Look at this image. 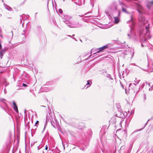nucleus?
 <instances>
[{
	"mask_svg": "<svg viewBox=\"0 0 153 153\" xmlns=\"http://www.w3.org/2000/svg\"><path fill=\"white\" fill-rule=\"evenodd\" d=\"M149 24L148 25V26H146L145 28L143 30H140V35L142 36V37L144 38V39L142 38V41H145L146 39H149L151 37V36L150 35V32L149 30Z\"/></svg>",
	"mask_w": 153,
	"mask_h": 153,
	"instance_id": "f257e3e1",
	"label": "nucleus"
},
{
	"mask_svg": "<svg viewBox=\"0 0 153 153\" xmlns=\"http://www.w3.org/2000/svg\"><path fill=\"white\" fill-rule=\"evenodd\" d=\"M140 9L138 10V11L139 13L140 14L138 17V20L139 22L140 23L141 25L143 24V25H146L147 23V21H146L145 19V18L143 13V8L142 7H140Z\"/></svg>",
	"mask_w": 153,
	"mask_h": 153,
	"instance_id": "f03ea898",
	"label": "nucleus"
},
{
	"mask_svg": "<svg viewBox=\"0 0 153 153\" xmlns=\"http://www.w3.org/2000/svg\"><path fill=\"white\" fill-rule=\"evenodd\" d=\"M67 25L70 28H77L79 27V26L80 25L79 24L78 22H69L68 24H67Z\"/></svg>",
	"mask_w": 153,
	"mask_h": 153,
	"instance_id": "7ed1b4c3",
	"label": "nucleus"
},
{
	"mask_svg": "<svg viewBox=\"0 0 153 153\" xmlns=\"http://www.w3.org/2000/svg\"><path fill=\"white\" fill-rule=\"evenodd\" d=\"M117 9V7L115 5L113 7V9L111 8H109L108 9L105 11V13L108 16H110L111 13V11H116Z\"/></svg>",
	"mask_w": 153,
	"mask_h": 153,
	"instance_id": "20e7f679",
	"label": "nucleus"
},
{
	"mask_svg": "<svg viewBox=\"0 0 153 153\" xmlns=\"http://www.w3.org/2000/svg\"><path fill=\"white\" fill-rule=\"evenodd\" d=\"M108 48V46L107 45L104 46L100 48H98L97 49V50H98L97 51V50H96L95 51H94L95 50L94 49H92L91 51V53H92V52H93V51L94 52H95V53H94V54H95L97 53H99V52H100L101 51H102V50H104L105 49L107 48Z\"/></svg>",
	"mask_w": 153,
	"mask_h": 153,
	"instance_id": "39448f33",
	"label": "nucleus"
},
{
	"mask_svg": "<svg viewBox=\"0 0 153 153\" xmlns=\"http://www.w3.org/2000/svg\"><path fill=\"white\" fill-rule=\"evenodd\" d=\"M62 18L63 19V22L67 25V24H68L69 22V20H70L71 17L70 16L68 15L64 16L63 17H62Z\"/></svg>",
	"mask_w": 153,
	"mask_h": 153,
	"instance_id": "423d86ee",
	"label": "nucleus"
},
{
	"mask_svg": "<svg viewBox=\"0 0 153 153\" xmlns=\"http://www.w3.org/2000/svg\"><path fill=\"white\" fill-rule=\"evenodd\" d=\"M127 35L129 39L134 36L135 34L133 29L131 28L130 31L128 33Z\"/></svg>",
	"mask_w": 153,
	"mask_h": 153,
	"instance_id": "0eeeda50",
	"label": "nucleus"
},
{
	"mask_svg": "<svg viewBox=\"0 0 153 153\" xmlns=\"http://www.w3.org/2000/svg\"><path fill=\"white\" fill-rule=\"evenodd\" d=\"M116 12L118 14V15L117 16H114V19L115 23L117 24L120 21V19L119 18V16L120 15V11H116Z\"/></svg>",
	"mask_w": 153,
	"mask_h": 153,
	"instance_id": "6e6552de",
	"label": "nucleus"
},
{
	"mask_svg": "<svg viewBox=\"0 0 153 153\" xmlns=\"http://www.w3.org/2000/svg\"><path fill=\"white\" fill-rule=\"evenodd\" d=\"M13 105L12 106V107L13 109L18 114L19 111L18 110V107L15 102L14 101H13Z\"/></svg>",
	"mask_w": 153,
	"mask_h": 153,
	"instance_id": "1a4fd4ad",
	"label": "nucleus"
},
{
	"mask_svg": "<svg viewBox=\"0 0 153 153\" xmlns=\"http://www.w3.org/2000/svg\"><path fill=\"white\" fill-rule=\"evenodd\" d=\"M25 30H23V32L21 35V37L22 38V40L20 42L21 43H24L25 41Z\"/></svg>",
	"mask_w": 153,
	"mask_h": 153,
	"instance_id": "9d476101",
	"label": "nucleus"
},
{
	"mask_svg": "<svg viewBox=\"0 0 153 153\" xmlns=\"http://www.w3.org/2000/svg\"><path fill=\"white\" fill-rule=\"evenodd\" d=\"M146 5L148 8L149 9L153 7V0L148 1Z\"/></svg>",
	"mask_w": 153,
	"mask_h": 153,
	"instance_id": "9b49d317",
	"label": "nucleus"
},
{
	"mask_svg": "<svg viewBox=\"0 0 153 153\" xmlns=\"http://www.w3.org/2000/svg\"><path fill=\"white\" fill-rule=\"evenodd\" d=\"M4 5L5 7V8L7 10L12 11H13V9L9 6L6 5V4L4 3Z\"/></svg>",
	"mask_w": 153,
	"mask_h": 153,
	"instance_id": "f8f14e48",
	"label": "nucleus"
},
{
	"mask_svg": "<svg viewBox=\"0 0 153 153\" xmlns=\"http://www.w3.org/2000/svg\"><path fill=\"white\" fill-rule=\"evenodd\" d=\"M25 123H27V124L25 125L26 128H27L29 129L30 127V121H28L27 120L25 119Z\"/></svg>",
	"mask_w": 153,
	"mask_h": 153,
	"instance_id": "ddd939ff",
	"label": "nucleus"
},
{
	"mask_svg": "<svg viewBox=\"0 0 153 153\" xmlns=\"http://www.w3.org/2000/svg\"><path fill=\"white\" fill-rule=\"evenodd\" d=\"M129 88H131L132 87H133L134 88L133 89L135 90L136 88V85L135 84L131 83L129 84Z\"/></svg>",
	"mask_w": 153,
	"mask_h": 153,
	"instance_id": "4468645a",
	"label": "nucleus"
},
{
	"mask_svg": "<svg viewBox=\"0 0 153 153\" xmlns=\"http://www.w3.org/2000/svg\"><path fill=\"white\" fill-rule=\"evenodd\" d=\"M4 52V50H1L0 53V58H2V56H3V54Z\"/></svg>",
	"mask_w": 153,
	"mask_h": 153,
	"instance_id": "2eb2a0df",
	"label": "nucleus"
},
{
	"mask_svg": "<svg viewBox=\"0 0 153 153\" xmlns=\"http://www.w3.org/2000/svg\"><path fill=\"white\" fill-rule=\"evenodd\" d=\"M87 83L86 84L87 85H89V86H87V87H89L91 85V84H90V83H91V81L90 80H88L87 81Z\"/></svg>",
	"mask_w": 153,
	"mask_h": 153,
	"instance_id": "dca6fc26",
	"label": "nucleus"
},
{
	"mask_svg": "<svg viewBox=\"0 0 153 153\" xmlns=\"http://www.w3.org/2000/svg\"><path fill=\"white\" fill-rule=\"evenodd\" d=\"M49 120L48 119V117H46V121L45 123V126H44V129H43V131L45 129V128L46 127V126L47 124V120Z\"/></svg>",
	"mask_w": 153,
	"mask_h": 153,
	"instance_id": "f3484780",
	"label": "nucleus"
},
{
	"mask_svg": "<svg viewBox=\"0 0 153 153\" xmlns=\"http://www.w3.org/2000/svg\"><path fill=\"white\" fill-rule=\"evenodd\" d=\"M122 10L123 12L126 13H127L126 9L123 7H122Z\"/></svg>",
	"mask_w": 153,
	"mask_h": 153,
	"instance_id": "a211bd4d",
	"label": "nucleus"
},
{
	"mask_svg": "<svg viewBox=\"0 0 153 153\" xmlns=\"http://www.w3.org/2000/svg\"><path fill=\"white\" fill-rule=\"evenodd\" d=\"M131 20H129V21H128L127 22V23H129L130 22H131L132 23H133V20H132V17L131 16Z\"/></svg>",
	"mask_w": 153,
	"mask_h": 153,
	"instance_id": "6ab92c4d",
	"label": "nucleus"
},
{
	"mask_svg": "<svg viewBox=\"0 0 153 153\" xmlns=\"http://www.w3.org/2000/svg\"><path fill=\"white\" fill-rule=\"evenodd\" d=\"M38 30L39 31H40L41 30V27L40 26L37 27Z\"/></svg>",
	"mask_w": 153,
	"mask_h": 153,
	"instance_id": "aec40b11",
	"label": "nucleus"
},
{
	"mask_svg": "<svg viewBox=\"0 0 153 153\" xmlns=\"http://www.w3.org/2000/svg\"><path fill=\"white\" fill-rule=\"evenodd\" d=\"M59 12L60 13H62V10L61 9H59Z\"/></svg>",
	"mask_w": 153,
	"mask_h": 153,
	"instance_id": "412c9836",
	"label": "nucleus"
},
{
	"mask_svg": "<svg viewBox=\"0 0 153 153\" xmlns=\"http://www.w3.org/2000/svg\"><path fill=\"white\" fill-rule=\"evenodd\" d=\"M39 123V121H38L37 120V121L36 122V123H35V126H36V125L37 124H38V123Z\"/></svg>",
	"mask_w": 153,
	"mask_h": 153,
	"instance_id": "4be33fe9",
	"label": "nucleus"
},
{
	"mask_svg": "<svg viewBox=\"0 0 153 153\" xmlns=\"http://www.w3.org/2000/svg\"><path fill=\"white\" fill-rule=\"evenodd\" d=\"M19 122H18V119L17 118H16V123L17 124V126H18L19 125Z\"/></svg>",
	"mask_w": 153,
	"mask_h": 153,
	"instance_id": "5701e85b",
	"label": "nucleus"
},
{
	"mask_svg": "<svg viewBox=\"0 0 153 153\" xmlns=\"http://www.w3.org/2000/svg\"><path fill=\"white\" fill-rule=\"evenodd\" d=\"M22 86L24 87H26L27 86V85L24 83H23L22 84Z\"/></svg>",
	"mask_w": 153,
	"mask_h": 153,
	"instance_id": "b1692460",
	"label": "nucleus"
},
{
	"mask_svg": "<svg viewBox=\"0 0 153 153\" xmlns=\"http://www.w3.org/2000/svg\"><path fill=\"white\" fill-rule=\"evenodd\" d=\"M1 101L4 103H5L6 100L4 99H2Z\"/></svg>",
	"mask_w": 153,
	"mask_h": 153,
	"instance_id": "393cba45",
	"label": "nucleus"
},
{
	"mask_svg": "<svg viewBox=\"0 0 153 153\" xmlns=\"http://www.w3.org/2000/svg\"><path fill=\"white\" fill-rule=\"evenodd\" d=\"M45 149L46 150H47L48 149V146L47 145H46L45 147Z\"/></svg>",
	"mask_w": 153,
	"mask_h": 153,
	"instance_id": "a878e982",
	"label": "nucleus"
},
{
	"mask_svg": "<svg viewBox=\"0 0 153 153\" xmlns=\"http://www.w3.org/2000/svg\"><path fill=\"white\" fill-rule=\"evenodd\" d=\"M151 60L152 65L153 66V59H152Z\"/></svg>",
	"mask_w": 153,
	"mask_h": 153,
	"instance_id": "bb28decb",
	"label": "nucleus"
},
{
	"mask_svg": "<svg viewBox=\"0 0 153 153\" xmlns=\"http://www.w3.org/2000/svg\"><path fill=\"white\" fill-rule=\"evenodd\" d=\"M24 16V15H22V16H21V17H22V20H24V19H22V18H23V16Z\"/></svg>",
	"mask_w": 153,
	"mask_h": 153,
	"instance_id": "cd10ccee",
	"label": "nucleus"
},
{
	"mask_svg": "<svg viewBox=\"0 0 153 153\" xmlns=\"http://www.w3.org/2000/svg\"><path fill=\"white\" fill-rule=\"evenodd\" d=\"M68 36L69 37H71V36L70 35H68Z\"/></svg>",
	"mask_w": 153,
	"mask_h": 153,
	"instance_id": "c85d7f7f",
	"label": "nucleus"
},
{
	"mask_svg": "<svg viewBox=\"0 0 153 153\" xmlns=\"http://www.w3.org/2000/svg\"><path fill=\"white\" fill-rule=\"evenodd\" d=\"M73 39H74V40H75L76 41H77L76 39V38H75L74 37H73Z\"/></svg>",
	"mask_w": 153,
	"mask_h": 153,
	"instance_id": "c756f323",
	"label": "nucleus"
},
{
	"mask_svg": "<svg viewBox=\"0 0 153 153\" xmlns=\"http://www.w3.org/2000/svg\"><path fill=\"white\" fill-rule=\"evenodd\" d=\"M134 54V52H133V54H132V56H131V58H132V57L133 56Z\"/></svg>",
	"mask_w": 153,
	"mask_h": 153,
	"instance_id": "7c9ffc66",
	"label": "nucleus"
},
{
	"mask_svg": "<svg viewBox=\"0 0 153 153\" xmlns=\"http://www.w3.org/2000/svg\"><path fill=\"white\" fill-rule=\"evenodd\" d=\"M147 122H147L145 123V126H144V127H145V126H146V124H147Z\"/></svg>",
	"mask_w": 153,
	"mask_h": 153,
	"instance_id": "2f4dec72",
	"label": "nucleus"
},
{
	"mask_svg": "<svg viewBox=\"0 0 153 153\" xmlns=\"http://www.w3.org/2000/svg\"><path fill=\"white\" fill-rule=\"evenodd\" d=\"M1 44H0V49L1 48Z\"/></svg>",
	"mask_w": 153,
	"mask_h": 153,
	"instance_id": "473e14b6",
	"label": "nucleus"
},
{
	"mask_svg": "<svg viewBox=\"0 0 153 153\" xmlns=\"http://www.w3.org/2000/svg\"><path fill=\"white\" fill-rule=\"evenodd\" d=\"M25 1H26V0H25L23 2V3L22 4L21 3V4H23L24 3V2Z\"/></svg>",
	"mask_w": 153,
	"mask_h": 153,
	"instance_id": "72a5a7b5",
	"label": "nucleus"
},
{
	"mask_svg": "<svg viewBox=\"0 0 153 153\" xmlns=\"http://www.w3.org/2000/svg\"><path fill=\"white\" fill-rule=\"evenodd\" d=\"M4 92L5 94H6V91L5 90V89H4Z\"/></svg>",
	"mask_w": 153,
	"mask_h": 153,
	"instance_id": "f704fd0d",
	"label": "nucleus"
},
{
	"mask_svg": "<svg viewBox=\"0 0 153 153\" xmlns=\"http://www.w3.org/2000/svg\"><path fill=\"white\" fill-rule=\"evenodd\" d=\"M149 91H152V89H151V88H150L149 89Z\"/></svg>",
	"mask_w": 153,
	"mask_h": 153,
	"instance_id": "c9c22d12",
	"label": "nucleus"
},
{
	"mask_svg": "<svg viewBox=\"0 0 153 153\" xmlns=\"http://www.w3.org/2000/svg\"><path fill=\"white\" fill-rule=\"evenodd\" d=\"M37 13H36L35 14V16H36V14H37Z\"/></svg>",
	"mask_w": 153,
	"mask_h": 153,
	"instance_id": "e433bc0d",
	"label": "nucleus"
},
{
	"mask_svg": "<svg viewBox=\"0 0 153 153\" xmlns=\"http://www.w3.org/2000/svg\"><path fill=\"white\" fill-rule=\"evenodd\" d=\"M40 148H39V146L38 147V149H39Z\"/></svg>",
	"mask_w": 153,
	"mask_h": 153,
	"instance_id": "4c0bfd02",
	"label": "nucleus"
},
{
	"mask_svg": "<svg viewBox=\"0 0 153 153\" xmlns=\"http://www.w3.org/2000/svg\"><path fill=\"white\" fill-rule=\"evenodd\" d=\"M23 24H24V22L22 24V27H23Z\"/></svg>",
	"mask_w": 153,
	"mask_h": 153,
	"instance_id": "58836bf2",
	"label": "nucleus"
},
{
	"mask_svg": "<svg viewBox=\"0 0 153 153\" xmlns=\"http://www.w3.org/2000/svg\"><path fill=\"white\" fill-rule=\"evenodd\" d=\"M91 55H90V56H89V58H90V57H91Z\"/></svg>",
	"mask_w": 153,
	"mask_h": 153,
	"instance_id": "ea45409f",
	"label": "nucleus"
},
{
	"mask_svg": "<svg viewBox=\"0 0 153 153\" xmlns=\"http://www.w3.org/2000/svg\"><path fill=\"white\" fill-rule=\"evenodd\" d=\"M148 85H149V86H150V84L149 83Z\"/></svg>",
	"mask_w": 153,
	"mask_h": 153,
	"instance_id": "a19ab883",
	"label": "nucleus"
},
{
	"mask_svg": "<svg viewBox=\"0 0 153 153\" xmlns=\"http://www.w3.org/2000/svg\"><path fill=\"white\" fill-rule=\"evenodd\" d=\"M63 1H65V0H63Z\"/></svg>",
	"mask_w": 153,
	"mask_h": 153,
	"instance_id": "79ce46f5",
	"label": "nucleus"
},
{
	"mask_svg": "<svg viewBox=\"0 0 153 153\" xmlns=\"http://www.w3.org/2000/svg\"><path fill=\"white\" fill-rule=\"evenodd\" d=\"M22 21V19H21L20 21Z\"/></svg>",
	"mask_w": 153,
	"mask_h": 153,
	"instance_id": "37998d69",
	"label": "nucleus"
},
{
	"mask_svg": "<svg viewBox=\"0 0 153 153\" xmlns=\"http://www.w3.org/2000/svg\"><path fill=\"white\" fill-rule=\"evenodd\" d=\"M74 35H74V34H73V35H72V36H74Z\"/></svg>",
	"mask_w": 153,
	"mask_h": 153,
	"instance_id": "c03bdc74",
	"label": "nucleus"
},
{
	"mask_svg": "<svg viewBox=\"0 0 153 153\" xmlns=\"http://www.w3.org/2000/svg\"><path fill=\"white\" fill-rule=\"evenodd\" d=\"M142 47H143V45H142Z\"/></svg>",
	"mask_w": 153,
	"mask_h": 153,
	"instance_id": "a18cd8bd",
	"label": "nucleus"
},
{
	"mask_svg": "<svg viewBox=\"0 0 153 153\" xmlns=\"http://www.w3.org/2000/svg\"><path fill=\"white\" fill-rule=\"evenodd\" d=\"M149 120H150V119L148 120V121H149Z\"/></svg>",
	"mask_w": 153,
	"mask_h": 153,
	"instance_id": "49530a36",
	"label": "nucleus"
},
{
	"mask_svg": "<svg viewBox=\"0 0 153 153\" xmlns=\"http://www.w3.org/2000/svg\"><path fill=\"white\" fill-rule=\"evenodd\" d=\"M13 8H14V9L16 8L15 7H13Z\"/></svg>",
	"mask_w": 153,
	"mask_h": 153,
	"instance_id": "de8ad7c7",
	"label": "nucleus"
},
{
	"mask_svg": "<svg viewBox=\"0 0 153 153\" xmlns=\"http://www.w3.org/2000/svg\"><path fill=\"white\" fill-rule=\"evenodd\" d=\"M102 130H101V131H102Z\"/></svg>",
	"mask_w": 153,
	"mask_h": 153,
	"instance_id": "09e8293b",
	"label": "nucleus"
},
{
	"mask_svg": "<svg viewBox=\"0 0 153 153\" xmlns=\"http://www.w3.org/2000/svg\"><path fill=\"white\" fill-rule=\"evenodd\" d=\"M31 124H32V122H31Z\"/></svg>",
	"mask_w": 153,
	"mask_h": 153,
	"instance_id": "8fccbe9b",
	"label": "nucleus"
},
{
	"mask_svg": "<svg viewBox=\"0 0 153 153\" xmlns=\"http://www.w3.org/2000/svg\"><path fill=\"white\" fill-rule=\"evenodd\" d=\"M43 107H45L44 106H42Z\"/></svg>",
	"mask_w": 153,
	"mask_h": 153,
	"instance_id": "3c124183",
	"label": "nucleus"
},
{
	"mask_svg": "<svg viewBox=\"0 0 153 153\" xmlns=\"http://www.w3.org/2000/svg\"><path fill=\"white\" fill-rule=\"evenodd\" d=\"M80 40V41H81V42H82V40Z\"/></svg>",
	"mask_w": 153,
	"mask_h": 153,
	"instance_id": "603ef678",
	"label": "nucleus"
},
{
	"mask_svg": "<svg viewBox=\"0 0 153 153\" xmlns=\"http://www.w3.org/2000/svg\"><path fill=\"white\" fill-rule=\"evenodd\" d=\"M143 70H144V69H143ZM145 71H146V70H145Z\"/></svg>",
	"mask_w": 153,
	"mask_h": 153,
	"instance_id": "864d4df0",
	"label": "nucleus"
},
{
	"mask_svg": "<svg viewBox=\"0 0 153 153\" xmlns=\"http://www.w3.org/2000/svg\"><path fill=\"white\" fill-rule=\"evenodd\" d=\"M152 86H153V85H152Z\"/></svg>",
	"mask_w": 153,
	"mask_h": 153,
	"instance_id": "5fc2aeb1",
	"label": "nucleus"
}]
</instances>
